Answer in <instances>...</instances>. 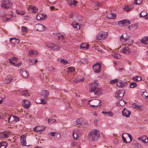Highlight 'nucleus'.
<instances>
[{
    "label": "nucleus",
    "instance_id": "f257e3e1",
    "mask_svg": "<svg viewBox=\"0 0 148 148\" xmlns=\"http://www.w3.org/2000/svg\"><path fill=\"white\" fill-rule=\"evenodd\" d=\"M100 136V132L97 129L91 130L88 133V138L90 141H96L99 139Z\"/></svg>",
    "mask_w": 148,
    "mask_h": 148
},
{
    "label": "nucleus",
    "instance_id": "f03ea898",
    "mask_svg": "<svg viewBox=\"0 0 148 148\" xmlns=\"http://www.w3.org/2000/svg\"><path fill=\"white\" fill-rule=\"evenodd\" d=\"M99 83L97 81H95L92 84V86L89 89L90 92H93L95 94L98 95L102 94L103 92L102 90L100 88H98Z\"/></svg>",
    "mask_w": 148,
    "mask_h": 148
},
{
    "label": "nucleus",
    "instance_id": "7ed1b4c3",
    "mask_svg": "<svg viewBox=\"0 0 148 148\" xmlns=\"http://www.w3.org/2000/svg\"><path fill=\"white\" fill-rule=\"evenodd\" d=\"M89 104L92 107H99L101 105V101L96 99H93L88 101Z\"/></svg>",
    "mask_w": 148,
    "mask_h": 148
},
{
    "label": "nucleus",
    "instance_id": "20e7f679",
    "mask_svg": "<svg viewBox=\"0 0 148 148\" xmlns=\"http://www.w3.org/2000/svg\"><path fill=\"white\" fill-rule=\"evenodd\" d=\"M1 6L2 8L8 9L12 7V3L8 0H4L1 4Z\"/></svg>",
    "mask_w": 148,
    "mask_h": 148
},
{
    "label": "nucleus",
    "instance_id": "39448f33",
    "mask_svg": "<svg viewBox=\"0 0 148 148\" xmlns=\"http://www.w3.org/2000/svg\"><path fill=\"white\" fill-rule=\"evenodd\" d=\"M124 90H120L116 91L115 95V97L117 98L118 99H123L125 94Z\"/></svg>",
    "mask_w": 148,
    "mask_h": 148
},
{
    "label": "nucleus",
    "instance_id": "423d86ee",
    "mask_svg": "<svg viewBox=\"0 0 148 148\" xmlns=\"http://www.w3.org/2000/svg\"><path fill=\"white\" fill-rule=\"evenodd\" d=\"M94 71L96 73H99L101 71V66L100 64L97 63L93 66Z\"/></svg>",
    "mask_w": 148,
    "mask_h": 148
},
{
    "label": "nucleus",
    "instance_id": "0eeeda50",
    "mask_svg": "<svg viewBox=\"0 0 148 148\" xmlns=\"http://www.w3.org/2000/svg\"><path fill=\"white\" fill-rule=\"evenodd\" d=\"M130 21L127 19H124L118 22V24L120 27H123L124 26H126L130 23Z\"/></svg>",
    "mask_w": 148,
    "mask_h": 148
},
{
    "label": "nucleus",
    "instance_id": "6e6552de",
    "mask_svg": "<svg viewBox=\"0 0 148 148\" xmlns=\"http://www.w3.org/2000/svg\"><path fill=\"white\" fill-rule=\"evenodd\" d=\"M108 36V34L106 32L99 33L97 36L96 38L100 40L106 38Z\"/></svg>",
    "mask_w": 148,
    "mask_h": 148
},
{
    "label": "nucleus",
    "instance_id": "1a4fd4ad",
    "mask_svg": "<svg viewBox=\"0 0 148 148\" xmlns=\"http://www.w3.org/2000/svg\"><path fill=\"white\" fill-rule=\"evenodd\" d=\"M35 28L36 31L39 32H42L44 31L46 28L44 26L39 23L36 24Z\"/></svg>",
    "mask_w": 148,
    "mask_h": 148
},
{
    "label": "nucleus",
    "instance_id": "9d476101",
    "mask_svg": "<svg viewBox=\"0 0 148 148\" xmlns=\"http://www.w3.org/2000/svg\"><path fill=\"white\" fill-rule=\"evenodd\" d=\"M23 106L27 109H28L30 106V102L28 100L24 99L22 101Z\"/></svg>",
    "mask_w": 148,
    "mask_h": 148
},
{
    "label": "nucleus",
    "instance_id": "9b49d317",
    "mask_svg": "<svg viewBox=\"0 0 148 148\" xmlns=\"http://www.w3.org/2000/svg\"><path fill=\"white\" fill-rule=\"evenodd\" d=\"M45 128V127L44 126L39 125L33 128V130L35 132H38L44 131Z\"/></svg>",
    "mask_w": 148,
    "mask_h": 148
},
{
    "label": "nucleus",
    "instance_id": "f8f14e48",
    "mask_svg": "<svg viewBox=\"0 0 148 148\" xmlns=\"http://www.w3.org/2000/svg\"><path fill=\"white\" fill-rule=\"evenodd\" d=\"M130 111L126 108H124L122 111L123 115L126 117H129L130 114Z\"/></svg>",
    "mask_w": 148,
    "mask_h": 148
},
{
    "label": "nucleus",
    "instance_id": "ddd939ff",
    "mask_svg": "<svg viewBox=\"0 0 148 148\" xmlns=\"http://www.w3.org/2000/svg\"><path fill=\"white\" fill-rule=\"evenodd\" d=\"M36 17L37 20H41L45 19L47 17V15L45 14L39 13L36 15Z\"/></svg>",
    "mask_w": 148,
    "mask_h": 148
},
{
    "label": "nucleus",
    "instance_id": "4468645a",
    "mask_svg": "<svg viewBox=\"0 0 148 148\" xmlns=\"http://www.w3.org/2000/svg\"><path fill=\"white\" fill-rule=\"evenodd\" d=\"M13 78V77L10 75H8L6 79L5 80V83L8 84L10 83L12 81L15 80V79H14Z\"/></svg>",
    "mask_w": 148,
    "mask_h": 148
},
{
    "label": "nucleus",
    "instance_id": "2eb2a0df",
    "mask_svg": "<svg viewBox=\"0 0 148 148\" xmlns=\"http://www.w3.org/2000/svg\"><path fill=\"white\" fill-rule=\"evenodd\" d=\"M18 59V58L14 57H13L12 58L9 59V61L11 64L13 65L14 66H16L15 62H16Z\"/></svg>",
    "mask_w": 148,
    "mask_h": 148
},
{
    "label": "nucleus",
    "instance_id": "dca6fc26",
    "mask_svg": "<svg viewBox=\"0 0 148 148\" xmlns=\"http://www.w3.org/2000/svg\"><path fill=\"white\" fill-rule=\"evenodd\" d=\"M140 17H143L145 19H147L148 18V13H147L145 11H142L139 14Z\"/></svg>",
    "mask_w": 148,
    "mask_h": 148
},
{
    "label": "nucleus",
    "instance_id": "f3484780",
    "mask_svg": "<svg viewBox=\"0 0 148 148\" xmlns=\"http://www.w3.org/2000/svg\"><path fill=\"white\" fill-rule=\"evenodd\" d=\"M127 84V82H123L121 80L118 81L116 83L117 86L120 87H123Z\"/></svg>",
    "mask_w": 148,
    "mask_h": 148
},
{
    "label": "nucleus",
    "instance_id": "a211bd4d",
    "mask_svg": "<svg viewBox=\"0 0 148 148\" xmlns=\"http://www.w3.org/2000/svg\"><path fill=\"white\" fill-rule=\"evenodd\" d=\"M26 137L24 135L21 136L20 141L22 145L23 146L26 145Z\"/></svg>",
    "mask_w": 148,
    "mask_h": 148
},
{
    "label": "nucleus",
    "instance_id": "6ab92c4d",
    "mask_svg": "<svg viewBox=\"0 0 148 148\" xmlns=\"http://www.w3.org/2000/svg\"><path fill=\"white\" fill-rule=\"evenodd\" d=\"M20 73L25 78L27 77L29 75L28 73L26 70H21Z\"/></svg>",
    "mask_w": 148,
    "mask_h": 148
},
{
    "label": "nucleus",
    "instance_id": "aec40b11",
    "mask_svg": "<svg viewBox=\"0 0 148 148\" xmlns=\"http://www.w3.org/2000/svg\"><path fill=\"white\" fill-rule=\"evenodd\" d=\"M116 16V14L115 13H112L108 14L107 15V17L108 18L110 19H114L115 18Z\"/></svg>",
    "mask_w": 148,
    "mask_h": 148
},
{
    "label": "nucleus",
    "instance_id": "412c9836",
    "mask_svg": "<svg viewBox=\"0 0 148 148\" xmlns=\"http://www.w3.org/2000/svg\"><path fill=\"white\" fill-rule=\"evenodd\" d=\"M140 42L145 45L148 44V37H145L143 38L140 40Z\"/></svg>",
    "mask_w": 148,
    "mask_h": 148
},
{
    "label": "nucleus",
    "instance_id": "4be33fe9",
    "mask_svg": "<svg viewBox=\"0 0 148 148\" xmlns=\"http://www.w3.org/2000/svg\"><path fill=\"white\" fill-rule=\"evenodd\" d=\"M105 116H107L108 115L111 117H112L113 116L114 114L111 111L108 112H104L102 111L101 112Z\"/></svg>",
    "mask_w": 148,
    "mask_h": 148
},
{
    "label": "nucleus",
    "instance_id": "5701e85b",
    "mask_svg": "<svg viewBox=\"0 0 148 148\" xmlns=\"http://www.w3.org/2000/svg\"><path fill=\"white\" fill-rule=\"evenodd\" d=\"M41 95L44 97L46 98L49 96V92L47 90H44L42 91Z\"/></svg>",
    "mask_w": 148,
    "mask_h": 148
},
{
    "label": "nucleus",
    "instance_id": "b1692460",
    "mask_svg": "<svg viewBox=\"0 0 148 148\" xmlns=\"http://www.w3.org/2000/svg\"><path fill=\"white\" fill-rule=\"evenodd\" d=\"M133 8V7L131 5H126L124 8V10L125 11L128 12L131 10Z\"/></svg>",
    "mask_w": 148,
    "mask_h": 148
},
{
    "label": "nucleus",
    "instance_id": "393cba45",
    "mask_svg": "<svg viewBox=\"0 0 148 148\" xmlns=\"http://www.w3.org/2000/svg\"><path fill=\"white\" fill-rule=\"evenodd\" d=\"M119 100V101H118L116 103L117 105L118 106H124L125 103V101L122 99Z\"/></svg>",
    "mask_w": 148,
    "mask_h": 148
},
{
    "label": "nucleus",
    "instance_id": "a878e982",
    "mask_svg": "<svg viewBox=\"0 0 148 148\" xmlns=\"http://www.w3.org/2000/svg\"><path fill=\"white\" fill-rule=\"evenodd\" d=\"M121 51L123 53L128 54L130 52V51L129 48L127 47H126L121 49Z\"/></svg>",
    "mask_w": 148,
    "mask_h": 148
},
{
    "label": "nucleus",
    "instance_id": "bb28decb",
    "mask_svg": "<svg viewBox=\"0 0 148 148\" xmlns=\"http://www.w3.org/2000/svg\"><path fill=\"white\" fill-rule=\"evenodd\" d=\"M13 16V14H7L5 15V16H4V17H5V19H3V20L5 21H8V20L10 19V18ZM4 17H3V19H4Z\"/></svg>",
    "mask_w": 148,
    "mask_h": 148
},
{
    "label": "nucleus",
    "instance_id": "cd10ccee",
    "mask_svg": "<svg viewBox=\"0 0 148 148\" xmlns=\"http://www.w3.org/2000/svg\"><path fill=\"white\" fill-rule=\"evenodd\" d=\"M46 45L48 48L51 49H54L55 47L56 46L54 44L50 42L47 43Z\"/></svg>",
    "mask_w": 148,
    "mask_h": 148
},
{
    "label": "nucleus",
    "instance_id": "c85d7f7f",
    "mask_svg": "<svg viewBox=\"0 0 148 148\" xmlns=\"http://www.w3.org/2000/svg\"><path fill=\"white\" fill-rule=\"evenodd\" d=\"M128 28L131 30L134 31L137 29V26L136 24H134L129 26Z\"/></svg>",
    "mask_w": 148,
    "mask_h": 148
},
{
    "label": "nucleus",
    "instance_id": "c756f323",
    "mask_svg": "<svg viewBox=\"0 0 148 148\" xmlns=\"http://www.w3.org/2000/svg\"><path fill=\"white\" fill-rule=\"evenodd\" d=\"M34 54L36 55L38 54V53L36 51H34L33 50H31L29 51L28 55L29 56H32Z\"/></svg>",
    "mask_w": 148,
    "mask_h": 148
},
{
    "label": "nucleus",
    "instance_id": "7c9ffc66",
    "mask_svg": "<svg viewBox=\"0 0 148 148\" xmlns=\"http://www.w3.org/2000/svg\"><path fill=\"white\" fill-rule=\"evenodd\" d=\"M78 131V130L77 129L75 130L73 133V137L75 140H77L78 137L77 133L76 132L77 131Z\"/></svg>",
    "mask_w": 148,
    "mask_h": 148
},
{
    "label": "nucleus",
    "instance_id": "2f4dec72",
    "mask_svg": "<svg viewBox=\"0 0 148 148\" xmlns=\"http://www.w3.org/2000/svg\"><path fill=\"white\" fill-rule=\"evenodd\" d=\"M72 25L74 27V28H76L77 29H80V26L78 25V23L76 22H73L72 24Z\"/></svg>",
    "mask_w": 148,
    "mask_h": 148
},
{
    "label": "nucleus",
    "instance_id": "473e14b6",
    "mask_svg": "<svg viewBox=\"0 0 148 148\" xmlns=\"http://www.w3.org/2000/svg\"><path fill=\"white\" fill-rule=\"evenodd\" d=\"M8 123H11L14 121V115H8Z\"/></svg>",
    "mask_w": 148,
    "mask_h": 148
},
{
    "label": "nucleus",
    "instance_id": "72a5a7b5",
    "mask_svg": "<svg viewBox=\"0 0 148 148\" xmlns=\"http://www.w3.org/2000/svg\"><path fill=\"white\" fill-rule=\"evenodd\" d=\"M7 145V143L5 142L0 143V148H5Z\"/></svg>",
    "mask_w": 148,
    "mask_h": 148
},
{
    "label": "nucleus",
    "instance_id": "f704fd0d",
    "mask_svg": "<svg viewBox=\"0 0 148 148\" xmlns=\"http://www.w3.org/2000/svg\"><path fill=\"white\" fill-rule=\"evenodd\" d=\"M142 141L144 143H148V138L146 136H143Z\"/></svg>",
    "mask_w": 148,
    "mask_h": 148
},
{
    "label": "nucleus",
    "instance_id": "c9c22d12",
    "mask_svg": "<svg viewBox=\"0 0 148 148\" xmlns=\"http://www.w3.org/2000/svg\"><path fill=\"white\" fill-rule=\"evenodd\" d=\"M76 125L77 127H79L82 124V119H79L77 120H76Z\"/></svg>",
    "mask_w": 148,
    "mask_h": 148
},
{
    "label": "nucleus",
    "instance_id": "e433bc0d",
    "mask_svg": "<svg viewBox=\"0 0 148 148\" xmlns=\"http://www.w3.org/2000/svg\"><path fill=\"white\" fill-rule=\"evenodd\" d=\"M80 47L81 49H88L89 48V46L86 43H82L80 45Z\"/></svg>",
    "mask_w": 148,
    "mask_h": 148
},
{
    "label": "nucleus",
    "instance_id": "4c0bfd02",
    "mask_svg": "<svg viewBox=\"0 0 148 148\" xmlns=\"http://www.w3.org/2000/svg\"><path fill=\"white\" fill-rule=\"evenodd\" d=\"M132 78L135 81H140L141 80V77L139 76L134 77Z\"/></svg>",
    "mask_w": 148,
    "mask_h": 148
},
{
    "label": "nucleus",
    "instance_id": "58836bf2",
    "mask_svg": "<svg viewBox=\"0 0 148 148\" xmlns=\"http://www.w3.org/2000/svg\"><path fill=\"white\" fill-rule=\"evenodd\" d=\"M21 94L24 96H29V93L28 92L27 90H23L21 92Z\"/></svg>",
    "mask_w": 148,
    "mask_h": 148
},
{
    "label": "nucleus",
    "instance_id": "ea45409f",
    "mask_svg": "<svg viewBox=\"0 0 148 148\" xmlns=\"http://www.w3.org/2000/svg\"><path fill=\"white\" fill-rule=\"evenodd\" d=\"M127 40H128V38H124L123 37V35H121L120 37V40L122 43L125 42Z\"/></svg>",
    "mask_w": 148,
    "mask_h": 148
},
{
    "label": "nucleus",
    "instance_id": "a19ab883",
    "mask_svg": "<svg viewBox=\"0 0 148 148\" xmlns=\"http://www.w3.org/2000/svg\"><path fill=\"white\" fill-rule=\"evenodd\" d=\"M21 30L24 34L26 33L28 31V28L26 27L22 26L21 27Z\"/></svg>",
    "mask_w": 148,
    "mask_h": 148
},
{
    "label": "nucleus",
    "instance_id": "79ce46f5",
    "mask_svg": "<svg viewBox=\"0 0 148 148\" xmlns=\"http://www.w3.org/2000/svg\"><path fill=\"white\" fill-rule=\"evenodd\" d=\"M76 1L74 0L73 1L70 0L68 1V3L69 5L71 6L72 5H75L76 4Z\"/></svg>",
    "mask_w": 148,
    "mask_h": 148
},
{
    "label": "nucleus",
    "instance_id": "37998d69",
    "mask_svg": "<svg viewBox=\"0 0 148 148\" xmlns=\"http://www.w3.org/2000/svg\"><path fill=\"white\" fill-rule=\"evenodd\" d=\"M16 12L17 14L21 15H23L25 14V12L24 11H20L16 10Z\"/></svg>",
    "mask_w": 148,
    "mask_h": 148
},
{
    "label": "nucleus",
    "instance_id": "c03bdc74",
    "mask_svg": "<svg viewBox=\"0 0 148 148\" xmlns=\"http://www.w3.org/2000/svg\"><path fill=\"white\" fill-rule=\"evenodd\" d=\"M137 84L136 82H131L130 84V86L131 88H134L137 86Z\"/></svg>",
    "mask_w": 148,
    "mask_h": 148
},
{
    "label": "nucleus",
    "instance_id": "a18cd8bd",
    "mask_svg": "<svg viewBox=\"0 0 148 148\" xmlns=\"http://www.w3.org/2000/svg\"><path fill=\"white\" fill-rule=\"evenodd\" d=\"M143 1V0H135L134 1V3L136 5L140 4Z\"/></svg>",
    "mask_w": 148,
    "mask_h": 148
},
{
    "label": "nucleus",
    "instance_id": "49530a36",
    "mask_svg": "<svg viewBox=\"0 0 148 148\" xmlns=\"http://www.w3.org/2000/svg\"><path fill=\"white\" fill-rule=\"evenodd\" d=\"M124 134L128 136L130 138V141L128 142H130L132 140V138L131 135L130 134L128 133H125Z\"/></svg>",
    "mask_w": 148,
    "mask_h": 148
},
{
    "label": "nucleus",
    "instance_id": "de8ad7c7",
    "mask_svg": "<svg viewBox=\"0 0 148 148\" xmlns=\"http://www.w3.org/2000/svg\"><path fill=\"white\" fill-rule=\"evenodd\" d=\"M60 61L62 64H64V65L67 64L68 63V61L65 60H63L62 59H60Z\"/></svg>",
    "mask_w": 148,
    "mask_h": 148
},
{
    "label": "nucleus",
    "instance_id": "09e8293b",
    "mask_svg": "<svg viewBox=\"0 0 148 148\" xmlns=\"http://www.w3.org/2000/svg\"><path fill=\"white\" fill-rule=\"evenodd\" d=\"M14 121H15V123L18 122L19 121V118L15 115H14Z\"/></svg>",
    "mask_w": 148,
    "mask_h": 148
},
{
    "label": "nucleus",
    "instance_id": "8fccbe9b",
    "mask_svg": "<svg viewBox=\"0 0 148 148\" xmlns=\"http://www.w3.org/2000/svg\"><path fill=\"white\" fill-rule=\"evenodd\" d=\"M132 106L133 108L136 109H138L140 108L139 106H138L137 104L135 103H133Z\"/></svg>",
    "mask_w": 148,
    "mask_h": 148
},
{
    "label": "nucleus",
    "instance_id": "3c124183",
    "mask_svg": "<svg viewBox=\"0 0 148 148\" xmlns=\"http://www.w3.org/2000/svg\"><path fill=\"white\" fill-rule=\"evenodd\" d=\"M32 9L33 10V12L35 13L38 10V8L35 6L32 7Z\"/></svg>",
    "mask_w": 148,
    "mask_h": 148
},
{
    "label": "nucleus",
    "instance_id": "603ef678",
    "mask_svg": "<svg viewBox=\"0 0 148 148\" xmlns=\"http://www.w3.org/2000/svg\"><path fill=\"white\" fill-rule=\"evenodd\" d=\"M117 79H115L113 80H111L110 81V83L112 84H114L116 83H117L118 82H117Z\"/></svg>",
    "mask_w": 148,
    "mask_h": 148
},
{
    "label": "nucleus",
    "instance_id": "864d4df0",
    "mask_svg": "<svg viewBox=\"0 0 148 148\" xmlns=\"http://www.w3.org/2000/svg\"><path fill=\"white\" fill-rule=\"evenodd\" d=\"M56 120L53 119H48V123H51V124L53 123V122H55Z\"/></svg>",
    "mask_w": 148,
    "mask_h": 148
},
{
    "label": "nucleus",
    "instance_id": "5fc2aeb1",
    "mask_svg": "<svg viewBox=\"0 0 148 148\" xmlns=\"http://www.w3.org/2000/svg\"><path fill=\"white\" fill-rule=\"evenodd\" d=\"M68 69L70 73L72 72L75 70V69L73 67H69L68 68Z\"/></svg>",
    "mask_w": 148,
    "mask_h": 148
},
{
    "label": "nucleus",
    "instance_id": "6e6d98bb",
    "mask_svg": "<svg viewBox=\"0 0 148 148\" xmlns=\"http://www.w3.org/2000/svg\"><path fill=\"white\" fill-rule=\"evenodd\" d=\"M16 38H10V40L11 42H12V43H15L16 42Z\"/></svg>",
    "mask_w": 148,
    "mask_h": 148
},
{
    "label": "nucleus",
    "instance_id": "4d7b16f0",
    "mask_svg": "<svg viewBox=\"0 0 148 148\" xmlns=\"http://www.w3.org/2000/svg\"><path fill=\"white\" fill-rule=\"evenodd\" d=\"M123 134H123L122 135V139L123 140V141L125 143H128V142H127L125 138L123 136Z\"/></svg>",
    "mask_w": 148,
    "mask_h": 148
},
{
    "label": "nucleus",
    "instance_id": "13d9d810",
    "mask_svg": "<svg viewBox=\"0 0 148 148\" xmlns=\"http://www.w3.org/2000/svg\"><path fill=\"white\" fill-rule=\"evenodd\" d=\"M3 136H2V138H7L8 137V135L6 133H4L3 134Z\"/></svg>",
    "mask_w": 148,
    "mask_h": 148
},
{
    "label": "nucleus",
    "instance_id": "bf43d9fd",
    "mask_svg": "<svg viewBox=\"0 0 148 148\" xmlns=\"http://www.w3.org/2000/svg\"><path fill=\"white\" fill-rule=\"evenodd\" d=\"M41 104H46V100L44 99H41Z\"/></svg>",
    "mask_w": 148,
    "mask_h": 148
},
{
    "label": "nucleus",
    "instance_id": "052dcab7",
    "mask_svg": "<svg viewBox=\"0 0 148 148\" xmlns=\"http://www.w3.org/2000/svg\"><path fill=\"white\" fill-rule=\"evenodd\" d=\"M36 103L38 104H41V99H37L36 100Z\"/></svg>",
    "mask_w": 148,
    "mask_h": 148
},
{
    "label": "nucleus",
    "instance_id": "680f3d73",
    "mask_svg": "<svg viewBox=\"0 0 148 148\" xmlns=\"http://www.w3.org/2000/svg\"><path fill=\"white\" fill-rule=\"evenodd\" d=\"M97 5H96V6H97V7H96V8L95 9H96V8H99L98 7L99 6H101V3H100L98 2L96 3Z\"/></svg>",
    "mask_w": 148,
    "mask_h": 148
},
{
    "label": "nucleus",
    "instance_id": "e2e57ef3",
    "mask_svg": "<svg viewBox=\"0 0 148 148\" xmlns=\"http://www.w3.org/2000/svg\"><path fill=\"white\" fill-rule=\"evenodd\" d=\"M61 48V47H58L56 48H55L54 49V50L56 51H58Z\"/></svg>",
    "mask_w": 148,
    "mask_h": 148
},
{
    "label": "nucleus",
    "instance_id": "0e129e2a",
    "mask_svg": "<svg viewBox=\"0 0 148 148\" xmlns=\"http://www.w3.org/2000/svg\"><path fill=\"white\" fill-rule=\"evenodd\" d=\"M56 133L55 132H52L51 133L50 135L52 136H55L56 134Z\"/></svg>",
    "mask_w": 148,
    "mask_h": 148
},
{
    "label": "nucleus",
    "instance_id": "69168bd1",
    "mask_svg": "<svg viewBox=\"0 0 148 148\" xmlns=\"http://www.w3.org/2000/svg\"><path fill=\"white\" fill-rule=\"evenodd\" d=\"M40 71H41V73H40V77L42 78L44 77V73H42V70H40Z\"/></svg>",
    "mask_w": 148,
    "mask_h": 148
},
{
    "label": "nucleus",
    "instance_id": "338daca9",
    "mask_svg": "<svg viewBox=\"0 0 148 148\" xmlns=\"http://www.w3.org/2000/svg\"><path fill=\"white\" fill-rule=\"evenodd\" d=\"M84 78H82L81 79H78L77 80V81L78 82H82L84 81Z\"/></svg>",
    "mask_w": 148,
    "mask_h": 148
},
{
    "label": "nucleus",
    "instance_id": "774afa93",
    "mask_svg": "<svg viewBox=\"0 0 148 148\" xmlns=\"http://www.w3.org/2000/svg\"><path fill=\"white\" fill-rule=\"evenodd\" d=\"M122 35H123V37L124 38H128V39H129V36H127V34H124Z\"/></svg>",
    "mask_w": 148,
    "mask_h": 148
}]
</instances>
